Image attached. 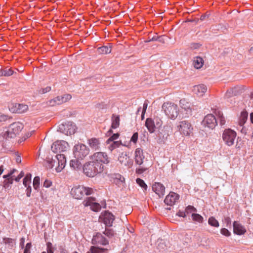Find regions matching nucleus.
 Returning <instances> with one entry per match:
<instances>
[{
  "instance_id": "obj_38",
  "label": "nucleus",
  "mask_w": 253,
  "mask_h": 253,
  "mask_svg": "<svg viewBox=\"0 0 253 253\" xmlns=\"http://www.w3.org/2000/svg\"><path fill=\"white\" fill-rule=\"evenodd\" d=\"M191 216L193 220L194 221H197L199 223H202L203 222L204 218L203 216L198 213H193Z\"/></svg>"
},
{
  "instance_id": "obj_14",
  "label": "nucleus",
  "mask_w": 253,
  "mask_h": 253,
  "mask_svg": "<svg viewBox=\"0 0 253 253\" xmlns=\"http://www.w3.org/2000/svg\"><path fill=\"white\" fill-rule=\"evenodd\" d=\"M28 109V106L24 104L12 103L9 106V110L13 113H23Z\"/></svg>"
},
{
  "instance_id": "obj_9",
  "label": "nucleus",
  "mask_w": 253,
  "mask_h": 253,
  "mask_svg": "<svg viewBox=\"0 0 253 253\" xmlns=\"http://www.w3.org/2000/svg\"><path fill=\"white\" fill-rule=\"evenodd\" d=\"M177 127L180 133L185 136L189 135L193 130L190 123L187 121L180 122L179 125L177 126Z\"/></svg>"
},
{
  "instance_id": "obj_63",
  "label": "nucleus",
  "mask_w": 253,
  "mask_h": 253,
  "mask_svg": "<svg viewBox=\"0 0 253 253\" xmlns=\"http://www.w3.org/2000/svg\"><path fill=\"white\" fill-rule=\"evenodd\" d=\"M148 106V101L145 100L143 103L142 111L144 113H145Z\"/></svg>"
},
{
  "instance_id": "obj_44",
  "label": "nucleus",
  "mask_w": 253,
  "mask_h": 253,
  "mask_svg": "<svg viewBox=\"0 0 253 253\" xmlns=\"http://www.w3.org/2000/svg\"><path fill=\"white\" fill-rule=\"evenodd\" d=\"M196 211L197 209L193 206H188L187 207H186L185 210V212H186V215L190 213Z\"/></svg>"
},
{
  "instance_id": "obj_7",
  "label": "nucleus",
  "mask_w": 253,
  "mask_h": 253,
  "mask_svg": "<svg viewBox=\"0 0 253 253\" xmlns=\"http://www.w3.org/2000/svg\"><path fill=\"white\" fill-rule=\"evenodd\" d=\"M76 129L77 127L74 123L72 122H67L59 125L57 130L68 135L74 134Z\"/></svg>"
},
{
  "instance_id": "obj_11",
  "label": "nucleus",
  "mask_w": 253,
  "mask_h": 253,
  "mask_svg": "<svg viewBox=\"0 0 253 253\" xmlns=\"http://www.w3.org/2000/svg\"><path fill=\"white\" fill-rule=\"evenodd\" d=\"M99 219L104 223L106 227H111L112 226L115 217L112 213L105 211L100 216Z\"/></svg>"
},
{
  "instance_id": "obj_59",
  "label": "nucleus",
  "mask_w": 253,
  "mask_h": 253,
  "mask_svg": "<svg viewBox=\"0 0 253 253\" xmlns=\"http://www.w3.org/2000/svg\"><path fill=\"white\" fill-rule=\"evenodd\" d=\"M52 184V182L50 180L46 179L43 182V186L46 188H49Z\"/></svg>"
},
{
  "instance_id": "obj_13",
  "label": "nucleus",
  "mask_w": 253,
  "mask_h": 253,
  "mask_svg": "<svg viewBox=\"0 0 253 253\" xmlns=\"http://www.w3.org/2000/svg\"><path fill=\"white\" fill-rule=\"evenodd\" d=\"M95 201V198L89 197L83 201V204L84 207L90 206L91 210L94 211H98L101 209V206Z\"/></svg>"
},
{
  "instance_id": "obj_61",
  "label": "nucleus",
  "mask_w": 253,
  "mask_h": 253,
  "mask_svg": "<svg viewBox=\"0 0 253 253\" xmlns=\"http://www.w3.org/2000/svg\"><path fill=\"white\" fill-rule=\"evenodd\" d=\"M24 244H25V238L22 237L20 239V243H19V246L21 249H23L24 248Z\"/></svg>"
},
{
  "instance_id": "obj_2",
  "label": "nucleus",
  "mask_w": 253,
  "mask_h": 253,
  "mask_svg": "<svg viewBox=\"0 0 253 253\" xmlns=\"http://www.w3.org/2000/svg\"><path fill=\"white\" fill-rule=\"evenodd\" d=\"M66 162V160L64 154H57L54 159L52 158L47 161L46 167L48 169H52L55 167L56 171L59 172L65 167Z\"/></svg>"
},
{
  "instance_id": "obj_43",
  "label": "nucleus",
  "mask_w": 253,
  "mask_h": 253,
  "mask_svg": "<svg viewBox=\"0 0 253 253\" xmlns=\"http://www.w3.org/2000/svg\"><path fill=\"white\" fill-rule=\"evenodd\" d=\"M136 183L143 189L144 191H146L147 189V185L143 180L138 178L136 179Z\"/></svg>"
},
{
  "instance_id": "obj_33",
  "label": "nucleus",
  "mask_w": 253,
  "mask_h": 253,
  "mask_svg": "<svg viewBox=\"0 0 253 253\" xmlns=\"http://www.w3.org/2000/svg\"><path fill=\"white\" fill-rule=\"evenodd\" d=\"M238 94V88L237 87L231 88L228 89L226 93L225 97L227 98H230L233 96H236Z\"/></svg>"
},
{
  "instance_id": "obj_55",
  "label": "nucleus",
  "mask_w": 253,
  "mask_h": 253,
  "mask_svg": "<svg viewBox=\"0 0 253 253\" xmlns=\"http://www.w3.org/2000/svg\"><path fill=\"white\" fill-rule=\"evenodd\" d=\"M26 187V196L28 197H30L31 196V192H32V187L31 185H28Z\"/></svg>"
},
{
  "instance_id": "obj_30",
  "label": "nucleus",
  "mask_w": 253,
  "mask_h": 253,
  "mask_svg": "<svg viewBox=\"0 0 253 253\" xmlns=\"http://www.w3.org/2000/svg\"><path fill=\"white\" fill-rule=\"evenodd\" d=\"M14 71L8 67L0 69V76L8 77L13 74Z\"/></svg>"
},
{
  "instance_id": "obj_39",
  "label": "nucleus",
  "mask_w": 253,
  "mask_h": 253,
  "mask_svg": "<svg viewBox=\"0 0 253 253\" xmlns=\"http://www.w3.org/2000/svg\"><path fill=\"white\" fill-rule=\"evenodd\" d=\"M14 178L12 177L10 179L4 180L3 182V187L5 189H9L11 188L10 185L13 183Z\"/></svg>"
},
{
  "instance_id": "obj_60",
  "label": "nucleus",
  "mask_w": 253,
  "mask_h": 253,
  "mask_svg": "<svg viewBox=\"0 0 253 253\" xmlns=\"http://www.w3.org/2000/svg\"><path fill=\"white\" fill-rule=\"evenodd\" d=\"M224 222L226 224L227 226L231 225V219L229 216L224 218Z\"/></svg>"
},
{
  "instance_id": "obj_24",
  "label": "nucleus",
  "mask_w": 253,
  "mask_h": 253,
  "mask_svg": "<svg viewBox=\"0 0 253 253\" xmlns=\"http://www.w3.org/2000/svg\"><path fill=\"white\" fill-rule=\"evenodd\" d=\"M23 125L19 122H15L11 124L9 128L16 135L18 134L23 129Z\"/></svg>"
},
{
  "instance_id": "obj_51",
  "label": "nucleus",
  "mask_w": 253,
  "mask_h": 253,
  "mask_svg": "<svg viewBox=\"0 0 253 253\" xmlns=\"http://www.w3.org/2000/svg\"><path fill=\"white\" fill-rule=\"evenodd\" d=\"M32 248V244L31 242L28 243L26 244L25 247L24 249V253H31L30 250Z\"/></svg>"
},
{
  "instance_id": "obj_8",
  "label": "nucleus",
  "mask_w": 253,
  "mask_h": 253,
  "mask_svg": "<svg viewBox=\"0 0 253 253\" xmlns=\"http://www.w3.org/2000/svg\"><path fill=\"white\" fill-rule=\"evenodd\" d=\"M90 158L92 161L97 162L101 165L107 164L110 162L108 155L104 152H96L91 156Z\"/></svg>"
},
{
  "instance_id": "obj_62",
  "label": "nucleus",
  "mask_w": 253,
  "mask_h": 253,
  "mask_svg": "<svg viewBox=\"0 0 253 253\" xmlns=\"http://www.w3.org/2000/svg\"><path fill=\"white\" fill-rule=\"evenodd\" d=\"M159 38H157V36L155 35L153 36V37L151 38L150 36L148 38V40L146 41V42H150L152 41H157V40H158Z\"/></svg>"
},
{
  "instance_id": "obj_29",
  "label": "nucleus",
  "mask_w": 253,
  "mask_h": 253,
  "mask_svg": "<svg viewBox=\"0 0 253 253\" xmlns=\"http://www.w3.org/2000/svg\"><path fill=\"white\" fill-rule=\"evenodd\" d=\"M204 64V60L203 58L199 56L194 58L193 60V65L195 68L200 69Z\"/></svg>"
},
{
  "instance_id": "obj_48",
  "label": "nucleus",
  "mask_w": 253,
  "mask_h": 253,
  "mask_svg": "<svg viewBox=\"0 0 253 253\" xmlns=\"http://www.w3.org/2000/svg\"><path fill=\"white\" fill-rule=\"evenodd\" d=\"M218 120L221 126H223L225 124L226 122L225 118L223 116V114L220 113V112H218Z\"/></svg>"
},
{
  "instance_id": "obj_19",
  "label": "nucleus",
  "mask_w": 253,
  "mask_h": 253,
  "mask_svg": "<svg viewBox=\"0 0 253 253\" xmlns=\"http://www.w3.org/2000/svg\"><path fill=\"white\" fill-rule=\"evenodd\" d=\"M233 232L238 235H244L246 232L245 227L238 221H234L233 223Z\"/></svg>"
},
{
  "instance_id": "obj_1",
  "label": "nucleus",
  "mask_w": 253,
  "mask_h": 253,
  "mask_svg": "<svg viewBox=\"0 0 253 253\" xmlns=\"http://www.w3.org/2000/svg\"><path fill=\"white\" fill-rule=\"evenodd\" d=\"M104 169V166L98 162L91 161L85 163L83 167V171L84 174L90 177H93L98 173H101Z\"/></svg>"
},
{
  "instance_id": "obj_31",
  "label": "nucleus",
  "mask_w": 253,
  "mask_h": 253,
  "mask_svg": "<svg viewBox=\"0 0 253 253\" xmlns=\"http://www.w3.org/2000/svg\"><path fill=\"white\" fill-rule=\"evenodd\" d=\"M120 125V117L118 115L113 114L112 117V128H116L119 127Z\"/></svg>"
},
{
  "instance_id": "obj_25",
  "label": "nucleus",
  "mask_w": 253,
  "mask_h": 253,
  "mask_svg": "<svg viewBox=\"0 0 253 253\" xmlns=\"http://www.w3.org/2000/svg\"><path fill=\"white\" fill-rule=\"evenodd\" d=\"M145 126L150 133H152L155 131V122L152 118H147L146 120Z\"/></svg>"
},
{
  "instance_id": "obj_5",
  "label": "nucleus",
  "mask_w": 253,
  "mask_h": 253,
  "mask_svg": "<svg viewBox=\"0 0 253 253\" xmlns=\"http://www.w3.org/2000/svg\"><path fill=\"white\" fill-rule=\"evenodd\" d=\"M73 151L74 157L81 160L85 158L89 153V149L84 144L81 143L75 145Z\"/></svg>"
},
{
  "instance_id": "obj_32",
  "label": "nucleus",
  "mask_w": 253,
  "mask_h": 253,
  "mask_svg": "<svg viewBox=\"0 0 253 253\" xmlns=\"http://www.w3.org/2000/svg\"><path fill=\"white\" fill-rule=\"evenodd\" d=\"M97 51L100 54H108L111 52L110 46L104 45L97 48Z\"/></svg>"
},
{
  "instance_id": "obj_26",
  "label": "nucleus",
  "mask_w": 253,
  "mask_h": 253,
  "mask_svg": "<svg viewBox=\"0 0 253 253\" xmlns=\"http://www.w3.org/2000/svg\"><path fill=\"white\" fill-rule=\"evenodd\" d=\"M2 242L5 244V247L9 249H13L16 244L15 240L10 238H3Z\"/></svg>"
},
{
  "instance_id": "obj_56",
  "label": "nucleus",
  "mask_w": 253,
  "mask_h": 253,
  "mask_svg": "<svg viewBox=\"0 0 253 253\" xmlns=\"http://www.w3.org/2000/svg\"><path fill=\"white\" fill-rule=\"evenodd\" d=\"M155 122V126L156 128L160 127L162 124V121L159 118H156L154 120Z\"/></svg>"
},
{
  "instance_id": "obj_20",
  "label": "nucleus",
  "mask_w": 253,
  "mask_h": 253,
  "mask_svg": "<svg viewBox=\"0 0 253 253\" xmlns=\"http://www.w3.org/2000/svg\"><path fill=\"white\" fill-rule=\"evenodd\" d=\"M152 189L160 197L163 196L165 194V187L161 183H155L152 186Z\"/></svg>"
},
{
  "instance_id": "obj_17",
  "label": "nucleus",
  "mask_w": 253,
  "mask_h": 253,
  "mask_svg": "<svg viewBox=\"0 0 253 253\" xmlns=\"http://www.w3.org/2000/svg\"><path fill=\"white\" fill-rule=\"evenodd\" d=\"M92 243L93 244L105 246L109 244V241L101 233H97L95 235L93 236Z\"/></svg>"
},
{
  "instance_id": "obj_53",
  "label": "nucleus",
  "mask_w": 253,
  "mask_h": 253,
  "mask_svg": "<svg viewBox=\"0 0 253 253\" xmlns=\"http://www.w3.org/2000/svg\"><path fill=\"white\" fill-rule=\"evenodd\" d=\"M138 137V132H134L131 137L130 140L129 141L131 143V142H132L134 143H136L137 141Z\"/></svg>"
},
{
  "instance_id": "obj_37",
  "label": "nucleus",
  "mask_w": 253,
  "mask_h": 253,
  "mask_svg": "<svg viewBox=\"0 0 253 253\" xmlns=\"http://www.w3.org/2000/svg\"><path fill=\"white\" fill-rule=\"evenodd\" d=\"M31 178L32 174L31 173H28L26 175L23 179V184L25 187L30 185V184L31 182Z\"/></svg>"
},
{
  "instance_id": "obj_16",
  "label": "nucleus",
  "mask_w": 253,
  "mask_h": 253,
  "mask_svg": "<svg viewBox=\"0 0 253 253\" xmlns=\"http://www.w3.org/2000/svg\"><path fill=\"white\" fill-rule=\"evenodd\" d=\"M179 195L173 192H170L165 198V203L169 206L174 205L179 200Z\"/></svg>"
},
{
  "instance_id": "obj_45",
  "label": "nucleus",
  "mask_w": 253,
  "mask_h": 253,
  "mask_svg": "<svg viewBox=\"0 0 253 253\" xmlns=\"http://www.w3.org/2000/svg\"><path fill=\"white\" fill-rule=\"evenodd\" d=\"M54 248L53 247L52 244L50 242L46 243V252L47 253H54Z\"/></svg>"
},
{
  "instance_id": "obj_36",
  "label": "nucleus",
  "mask_w": 253,
  "mask_h": 253,
  "mask_svg": "<svg viewBox=\"0 0 253 253\" xmlns=\"http://www.w3.org/2000/svg\"><path fill=\"white\" fill-rule=\"evenodd\" d=\"M157 249L161 253H165L166 250H167V248L165 243L163 241V240H161V241L158 244Z\"/></svg>"
},
{
  "instance_id": "obj_22",
  "label": "nucleus",
  "mask_w": 253,
  "mask_h": 253,
  "mask_svg": "<svg viewBox=\"0 0 253 253\" xmlns=\"http://www.w3.org/2000/svg\"><path fill=\"white\" fill-rule=\"evenodd\" d=\"M207 90V86L203 84L195 85L193 91L198 96L202 97Z\"/></svg>"
},
{
  "instance_id": "obj_41",
  "label": "nucleus",
  "mask_w": 253,
  "mask_h": 253,
  "mask_svg": "<svg viewBox=\"0 0 253 253\" xmlns=\"http://www.w3.org/2000/svg\"><path fill=\"white\" fill-rule=\"evenodd\" d=\"M40 183V178L39 176H35L33 179V184L34 188L38 190Z\"/></svg>"
},
{
  "instance_id": "obj_64",
  "label": "nucleus",
  "mask_w": 253,
  "mask_h": 253,
  "mask_svg": "<svg viewBox=\"0 0 253 253\" xmlns=\"http://www.w3.org/2000/svg\"><path fill=\"white\" fill-rule=\"evenodd\" d=\"M114 142V145L116 146V148L119 147L121 144H122V143L121 141H115Z\"/></svg>"
},
{
  "instance_id": "obj_47",
  "label": "nucleus",
  "mask_w": 253,
  "mask_h": 253,
  "mask_svg": "<svg viewBox=\"0 0 253 253\" xmlns=\"http://www.w3.org/2000/svg\"><path fill=\"white\" fill-rule=\"evenodd\" d=\"M61 96V102H62V103H65L68 100H70L72 98L71 95L70 94H65Z\"/></svg>"
},
{
  "instance_id": "obj_57",
  "label": "nucleus",
  "mask_w": 253,
  "mask_h": 253,
  "mask_svg": "<svg viewBox=\"0 0 253 253\" xmlns=\"http://www.w3.org/2000/svg\"><path fill=\"white\" fill-rule=\"evenodd\" d=\"M176 215L184 218L186 216V212H185V211H181L179 210L176 213Z\"/></svg>"
},
{
  "instance_id": "obj_27",
  "label": "nucleus",
  "mask_w": 253,
  "mask_h": 253,
  "mask_svg": "<svg viewBox=\"0 0 253 253\" xmlns=\"http://www.w3.org/2000/svg\"><path fill=\"white\" fill-rule=\"evenodd\" d=\"M80 160V159L76 158H75V159L71 160L70 162V167L71 168L74 170L81 169L82 165Z\"/></svg>"
},
{
  "instance_id": "obj_50",
  "label": "nucleus",
  "mask_w": 253,
  "mask_h": 253,
  "mask_svg": "<svg viewBox=\"0 0 253 253\" xmlns=\"http://www.w3.org/2000/svg\"><path fill=\"white\" fill-rule=\"evenodd\" d=\"M11 119L12 117H9L6 115L0 114V122H5Z\"/></svg>"
},
{
  "instance_id": "obj_23",
  "label": "nucleus",
  "mask_w": 253,
  "mask_h": 253,
  "mask_svg": "<svg viewBox=\"0 0 253 253\" xmlns=\"http://www.w3.org/2000/svg\"><path fill=\"white\" fill-rule=\"evenodd\" d=\"M87 143L90 148L94 151H97L100 149V142L99 140L96 138L88 139Z\"/></svg>"
},
{
  "instance_id": "obj_52",
  "label": "nucleus",
  "mask_w": 253,
  "mask_h": 253,
  "mask_svg": "<svg viewBox=\"0 0 253 253\" xmlns=\"http://www.w3.org/2000/svg\"><path fill=\"white\" fill-rule=\"evenodd\" d=\"M220 233L221 234L226 237H229L231 235L230 232L225 228H222L220 230Z\"/></svg>"
},
{
  "instance_id": "obj_49",
  "label": "nucleus",
  "mask_w": 253,
  "mask_h": 253,
  "mask_svg": "<svg viewBox=\"0 0 253 253\" xmlns=\"http://www.w3.org/2000/svg\"><path fill=\"white\" fill-rule=\"evenodd\" d=\"M51 90V87L47 86L45 88H42L38 90V92L40 94H42L49 92Z\"/></svg>"
},
{
  "instance_id": "obj_34",
  "label": "nucleus",
  "mask_w": 253,
  "mask_h": 253,
  "mask_svg": "<svg viewBox=\"0 0 253 253\" xmlns=\"http://www.w3.org/2000/svg\"><path fill=\"white\" fill-rule=\"evenodd\" d=\"M61 96H58L55 98L51 99L48 101V105L50 106H54L56 105H60L62 104V102H61Z\"/></svg>"
},
{
  "instance_id": "obj_40",
  "label": "nucleus",
  "mask_w": 253,
  "mask_h": 253,
  "mask_svg": "<svg viewBox=\"0 0 253 253\" xmlns=\"http://www.w3.org/2000/svg\"><path fill=\"white\" fill-rule=\"evenodd\" d=\"M15 135L11 131V130L9 128V129L5 131L3 135V137L5 139H8L9 138H12L15 137Z\"/></svg>"
},
{
  "instance_id": "obj_6",
  "label": "nucleus",
  "mask_w": 253,
  "mask_h": 253,
  "mask_svg": "<svg viewBox=\"0 0 253 253\" xmlns=\"http://www.w3.org/2000/svg\"><path fill=\"white\" fill-rule=\"evenodd\" d=\"M236 137V132L231 128L225 129L222 134V138L224 143L229 147L234 145Z\"/></svg>"
},
{
  "instance_id": "obj_58",
  "label": "nucleus",
  "mask_w": 253,
  "mask_h": 253,
  "mask_svg": "<svg viewBox=\"0 0 253 253\" xmlns=\"http://www.w3.org/2000/svg\"><path fill=\"white\" fill-rule=\"evenodd\" d=\"M24 172H23V171H21L20 172V173L19 174V175H18L17 176H16V177H14V180H15V181H16V182H18V181H19L20 179L22 177H23L24 176Z\"/></svg>"
},
{
  "instance_id": "obj_4",
  "label": "nucleus",
  "mask_w": 253,
  "mask_h": 253,
  "mask_svg": "<svg viewBox=\"0 0 253 253\" xmlns=\"http://www.w3.org/2000/svg\"><path fill=\"white\" fill-rule=\"evenodd\" d=\"M93 190L91 188L84 187L83 186H75L73 187L71 191V194L76 199H81L85 195H91Z\"/></svg>"
},
{
  "instance_id": "obj_42",
  "label": "nucleus",
  "mask_w": 253,
  "mask_h": 253,
  "mask_svg": "<svg viewBox=\"0 0 253 253\" xmlns=\"http://www.w3.org/2000/svg\"><path fill=\"white\" fill-rule=\"evenodd\" d=\"M103 233L109 238H111L114 236L115 233L114 230L111 229L106 228Z\"/></svg>"
},
{
  "instance_id": "obj_35",
  "label": "nucleus",
  "mask_w": 253,
  "mask_h": 253,
  "mask_svg": "<svg viewBox=\"0 0 253 253\" xmlns=\"http://www.w3.org/2000/svg\"><path fill=\"white\" fill-rule=\"evenodd\" d=\"M208 223L210 225L213 227H218L219 226L218 221L213 216H211L209 218Z\"/></svg>"
},
{
  "instance_id": "obj_21",
  "label": "nucleus",
  "mask_w": 253,
  "mask_h": 253,
  "mask_svg": "<svg viewBox=\"0 0 253 253\" xmlns=\"http://www.w3.org/2000/svg\"><path fill=\"white\" fill-rule=\"evenodd\" d=\"M144 158L143 150L140 148L136 149L134 157L135 164L139 166L142 165Z\"/></svg>"
},
{
  "instance_id": "obj_54",
  "label": "nucleus",
  "mask_w": 253,
  "mask_h": 253,
  "mask_svg": "<svg viewBox=\"0 0 253 253\" xmlns=\"http://www.w3.org/2000/svg\"><path fill=\"white\" fill-rule=\"evenodd\" d=\"M147 169V168L139 167L136 169L135 172L138 174H141Z\"/></svg>"
},
{
  "instance_id": "obj_12",
  "label": "nucleus",
  "mask_w": 253,
  "mask_h": 253,
  "mask_svg": "<svg viewBox=\"0 0 253 253\" xmlns=\"http://www.w3.org/2000/svg\"><path fill=\"white\" fill-rule=\"evenodd\" d=\"M202 124L205 127L213 129L217 125V120L212 114H208L204 118Z\"/></svg>"
},
{
  "instance_id": "obj_46",
  "label": "nucleus",
  "mask_w": 253,
  "mask_h": 253,
  "mask_svg": "<svg viewBox=\"0 0 253 253\" xmlns=\"http://www.w3.org/2000/svg\"><path fill=\"white\" fill-rule=\"evenodd\" d=\"M165 129H166L164 130V133L163 134L162 133H161V134H162L163 136V138L162 139L161 142H164L166 139H167V137L169 136V134L168 133V129H170V127L167 126V128L165 127Z\"/></svg>"
},
{
  "instance_id": "obj_28",
  "label": "nucleus",
  "mask_w": 253,
  "mask_h": 253,
  "mask_svg": "<svg viewBox=\"0 0 253 253\" xmlns=\"http://www.w3.org/2000/svg\"><path fill=\"white\" fill-rule=\"evenodd\" d=\"M248 117V113L246 110H243L241 112L239 118V125L243 126L246 123Z\"/></svg>"
},
{
  "instance_id": "obj_3",
  "label": "nucleus",
  "mask_w": 253,
  "mask_h": 253,
  "mask_svg": "<svg viewBox=\"0 0 253 253\" xmlns=\"http://www.w3.org/2000/svg\"><path fill=\"white\" fill-rule=\"evenodd\" d=\"M162 109L166 115L172 120L175 119L179 114L178 106L173 103H164L162 105Z\"/></svg>"
},
{
  "instance_id": "obj_15",
  "label": "nucleus",
  "mask_w": 253,
  "mask_h": 253,
  "mask_svg": "<svg viewBox=\"0 0 253 253\" xmlns=\"http://www.w3.org/2000/svg\"><path fill=\"white\" fill-rule=\"evenodd\" d=\"M119 162L125 166L130 168L133 165L132 160L127 156L126 152H122L118 157Z\"/></svg>"
},
{
  "instance_id": "obj_18",
  "label": "nucleus",
  "mask_w": 253,
  "mask_h": 253,
  "mask_svg": "<svg viewBox=\"0 0 253 253\" xmlns=\"http://www.w3.org/2000/svg\"><path fill=\"white\" fill-rule=\"evenodd\" d=\"M179 105L182 110L185 111V117H188L191 115L192 108L190 102L187 101L185 99H182L179 101Z\"/></svg>"
},
{
  "instance_id": "obj_10",
  "label": "nucleus",
  "mask_w": 253,
  "mask_h": 253,
  "mask_svg": "<svg viewBox=\"0 0 253 253\" xmlns=\"http://www.w3.org/2000/svg\"><path fill=\"white\" fill-rule=\"evenodd\" d=\"M68 144L64 140H58L53 143L51 146V150L55 153L65 152L66 151Z\"/></svg>"
}]
</instances>
